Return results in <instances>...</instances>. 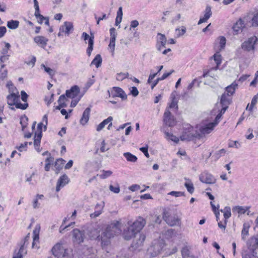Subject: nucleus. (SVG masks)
Returning <instances> with one entry per match:
<instances>
[{
	"instance_id": "2f4dec72",
	"label": "nucleus",
	"mask_w": 258,
	"mask_h": 258,
	"mask_svg": "<svg viewBox=\"0 0 258 258\" xmlns=\"http://www.w3.org/2000/svg\"><path fill=\"white\" fill-rule=\"evenodd\" d=\"M113 120V118L112 116H109L107 118L104 119L102 122L99 123L96 128V130L98 132L101 131L106 125L109 123L110 122L112 121Z\"/></svg>"
},
{
	"instance_id": "4be33fe9",
	"label": "nucleus",
	"mask_w": 258,
	"mask_h": 258,
	"mask_svg": "<svg viewBox=\"0 0 258 258\" xmlns=\"http://www.w3.org/2000/svg\"><path fill=\"white\" fill-rule=\"evenodd\" d=\"M202 135L197 132L195 134L190 133H185L180 136V139L181 141H191L195 139H200Z\"/></svg>"
},
{
	"instance_id": "338daca9",
	"label": "nucleus",
	"mask_w": 258,
	"mask_h": 258,
	"mask_svg": "<svg viewBox=\"0 0 258 258\" xmlns=\"http://www.w3.org/2000/svg\"><path fill=\"white\" fill-rule=\"evenodd\" d=\"M174 70H171L170 72H168V73H164L161 77L160 78H159V79L162 81V80H165V79H166L167 77H168L169 76H170L173 72H174Z\"/></svg>"
},
{
	"instance_id": "c85d7f7f",
	"label": "nucleus",
	"mask_w": 258,
	"mask_h": 258,
	"mask_svg": "<svg viewBox=\"0 0 258 258\" xmlns=\"http://www.w3.org/2000/svg\"><path fill=\"white\" fill-rule=\"evenodd\" d=\"M91 111V109L90 107H87L84 111L82 116L80 119V123L84 125L89 120L90 117V113Z\"/></svg>"
},
{
	"instance_id": "5fc2aeb1",
	"label": "nucleus",
	"mask_w": 258,
	"mask_h": 258,
	"mask_svg": "<svg viewBox=\"0 0 258 258\" xmlns=\"http://www.w3.org/2000/svg\"><path fill=\"white\" fill-rule=\"evenodd\" d=\"M257 252L253 253L250 251V253L246 252L242 255V258H255Z\"/></svg>"
},
{
	"instance_id": "6e6552de",
	"label": "nucleus",
	"mask_w": 258,
	"mask_h": 258,
	"mask_svg": "<svg viewBox=\"0 0 258 258\" xmlns=\"http://www.w3.org/2000/svg\"><path fill=\"white\" fill-rule=\"evenodd\" d=\"M246 24L249 25L250 27H258V11L249 12L244 17Z\"/></svg>"
},
{
	"instance_id": "680f3d73",
	"label": "nucleus",
	"mask_w": 258,
	"mask_h": 258,
	"mask_svg": "<svg viewBox=\"0 0 258 258\" xmlns=\"http://www.w3.org/2000/svg\"><path fill=\"white\" fill-rule=\"evenodd\" d=\"M11 47V45L9 43H5V47L2 50V53L4 55H8V51Z\"/></svg>"
},
{
	"instance_id": "9b49d317",
	"label": "nucleus",
	"mask_w": 258,
	"mask_h": 258,
	"mask_svg": "<svg viewBox=\"0 0 258 258\" xmlns=\"http://www.w3.org/2000/svg\"><path fill=\"white\" fill-rule=\"evenodd\" d=\"M85 235L84 231L78 229L73 230V241L77 244H80L84 241Z\"/></svg>"
},
{
	"instance_id": "e2e57ef3",
	"label": "nucleus",
	"mask_w": 258,
	"mask_h": 258,
	"mask_svg": "<svg viewBox=\"0 0 258 258\" xmlns=\"http://www.w3.org/2000/svg\"><path fill=\"white\" fill-rule=\"evenodd\" d=\"M130 94L134 97H136L139 94V91L136 87H132L130 89Z\"/></svg>"
},
{
	"instance_id": "20e7f679",
	"label": "nucleus",
	"mask_w": 258,
	"mask_h": 258,
	"mask_svg": "<svg viewBox=\"0 0 258 258\" xmlns=\"http://www.w3.org/2000/svg\"><path fill=\"white\" fill-rule=\"evenodd\" d=\"M164 246L165 243L163 239L154 240L148 249V254L151 257H155L160 253Z\"/></svg>"
},
{
	"instance_id": "2eb2a0df",
	"label": "nucleus",
	"mask_w": 258,
	"mask_h": 258,
	"mask_svg": "<svg viewBox=\"0 0 258 258\" xmlns=\"http://www.w3.org/2000/svg\"><path fill=\"white\" fill-rule=\"evenodd\" d=\"M163 121L164 123L168 126H173L175 124L174 117L168 109H166L164 113Z\"/></svg>"
},
{
	"instance_id": "bb28decb",
	"label": "nucleus",
	"mask_w": 258,
	"mask_h": 258,
	"mask_svg": "<svg viewBox=\"0 0 258 258\" xmlns=\"http://www.w3.org/2000/svg\"><path fill=\"white\" fill-rule=\"evenodd\" d=\"M34 41L39 46L43 48H45L47 44L48 39L42 36H37L34 37Z\"/></svg>"
},
{
	"instance_id": "7ed1b4c3",
	"label": "nucleus",
	"mask_w": 258,
	"mask_h": 258,
	"mask_svg": "<svg viewBox=\"0 0 258 258\" xmlns=\"http://www.w3.org/2000/svg\"><path fill=\"white\" fill-rule=\"evenodd\" d=\"M7 99L8 104L10 106L9 108L12 110H15V108L13 107L14 105L16 108L22 110H25L28 107L27 103L22 104L20 102V95L18 92L16 93L10 94L7 96Z\"/></svg>"
},
{
	"instance_id": "603ef678",
	"label": "nucleus",
	"mask_w": 258,
	"mask_h": 258,
	"mask_svg": "<svg viewBox=\"0 0 258 258\" xmlns=\"http://www.w3.org/2000/svg\"><path fill=\"white\" fill-rule=\"evenodd\" d=\"M189 249L187 246L182 248L181 250V254L183 257H185L189 255Z\"/></svg>"
},
{
	"instance_id": "f704fd0d",
	"label": "nucleus",
	"mask_w": 258,
	"mask_h": 258,
	"mask_svg": "<svg viewBox=\"0 0 258 258\" xmlns=\"http://www.w3.org/2000/svg\"><path fill=\"white\" fill-rule=\"evenodd\" d=\"M40 225H37L33 230V242L32 243V247H34L35 241L39 240V233L40 231Z\"/></svg>"
},
{
	"instance_id": "f3484780",
	"label": "nucleus",
	"mask_w": 258,
	"mask_h": 258,
	"mask_svg": "<svg viewBox=\"0 0 258 258\" xmlns=\"http://www.w3.org/2000/svg\"><path fill=\"white\" fill-rule=\"evenodd\" d=\"M110 40L108 46L111 49L112 55L114 54L115 46V40L116 37V30L114 28L110 29Z\"/></svg>"
},
{
	"instance_id": "de8ad7c7",
	"label": "nucleus",
	"mask_w": 258,
	"mask_h": 258,
	"mask_svg": "<svg viewBox=\"0 0 258 258\" xmlns=\"http://www.w3.org/2000/svg\"><path fill=\"white\" fill-rule=\"evenodd\" d=\"M109 188L111 191L114 194H118L120 191V187L118 184H116L115 186L111 184L109 185Z\"/></svg>"
},
{
	"instance_id": "6ab92c4d",
	"label": "nucleus",
	"mask_w": 258,
	"mask_h": 258,
	"mask_svg": "<svg viewBox=\"0 0 258 258\" xmlns=\"http://www.w3.org/2000/svg\"><path fill=\"white\" fill-rule=\"evenodd\" d=\"M43 123L40 122L37 125V130L38 133H35V136L34 138V146L36 147L38 146L39 144H40L41 138L42 136V126H43Z\"/></svg>"
},
{
	"instance_id": "72a5a7b5",
	"label": "nucleus",
	"mask_w": 258,
	"mask_h": 258,
	"mask_svg": "<svg viewBox=\"0 0 258 258\" xmlns=\"http://www.w3.org/2000/svg\"><path fill=\"white\" fill-rule=\"evenodd\" d=\"M249 207H242V206H235L233 208V211L237 212L239 214H243L245 213L248 210H249Z\"/></svg>"
},
{
	"instance_id": "8fccbe9b",
	"label": "nucleus",
	"mask_w": 258,
	"mask_h": 258,
	"mask_svg": "<svg viewBox=\"0 0 258 258\" xmlns=\"http://www.w3.org/2000/svg\"><path fill=\"white\" fill-rule=\"evenodd\" d=\"M28 118L25 116L21 118L20 123L22 125V130L24 131V128L27 126L28 124Z\"/></svg>"
},
{
	"instance_id": "a211bd4d",
	"label": "nucleus",
	"mask_w": 258,
	"mask_h": 258,
	"mask_svg": "<svg viewBox=\"0 0 258 258\" xmlns=\"http://www.w3.org/2000/svg\"><path fill=\"white\" fill-rule=\"evenodd\" d=\"M244 22H245V21L244 19L242 20V19L240 18L233 25L232 29L234 35H237L242 31L245 25Z\"/></svg>"
},
{
	"instance_id": "f03ea898",
	"label": "nucleus",
	"mask_w": 258,
	"mask_h": 258,
	"mask_svg": "<svg viewBox=\"0 0 258 258\" xmlns=\"http://www.w3.org/2000/svg\"><path fill=\"white\" fill-rule=\"evenodd\" d=\"M52 254L57 258H70L74 256L72 249H68L63 246L62 243L58 242L52 247Z\"/></svg>"
},
{
	"instance_id": "a878e982",
	"label": "nucleus",
	"mask_w": 258,
	"mask_h": 258,
	"mask_svg": "<svg viewBox=\"0 0 258 258\" xmlns=\"http://www.w3.org/2000/svg\"><path fill=\"white\" fill-rule=\"evenodd\" d=\"M204 13L205 14L204 17L200 19L198 23V25H200L203 23L206 22L207 20L211 17L212 14L211 7L207 6L206 8Z\"/></svg>"
},
{
	"instance_id": "cd10ccee",
	"label": "nucleus",
	"mask_w": 258,
	"mask_h": 258,
	"mask_svg": "<svg viewBox=\"0 0 258 258\" xmlns=\"http://www.w3.org/2000/svg\"><path fill=\"white\" fill-rule=\"evenodd\" d=\"M258 248V236L252 237L249 242L248 249L253 253L256 252L255 250Z\"/></svg>"
},
{
	"instance_id": "412c9836",
	"label": "nucleus",
	"mask_w": 258,
	"mask_h": 258,
	"mask_svg": "<svg viewBox=\"0 0 258 258\" xmlns=\"http://www.w3.org/2000/svg\"><path fill=\"white\" fill-rule=\"evenodd\" d=\"M28 237L25 238V241L21 243L20 247L18 250L16 249L14 251L13 258H23V255L27 254V250L25 249L24 245L25 242L27 240Z\"/></svg>"
},
{
	"instance_id": "9d476101",
	"label": "nucleus",
	"mask_w": 258,
	"mask_h": 258,
	"mask_svg": "<svg viewBox=\"0 0 258 258\" xmlns=\"http://www.w3.org/2000/svg\"><path fill=\"white\" fill-rule=\"evenodd\" d=\"M82 37L85 41L89 39L88 47L87 49L86 52L88 56H90L93 49L94 36L92 34H91L90 36L87 33L83 32L82 35Z\"/></svg>"
},
{
	"instance_id": "423d86ee",
	"label": "nucleus",
	"mask_w": 258,
	"mask_h": 258,
	"mask_svg": "<svg viewBox=\"0 0 258 258\" xmlns=\"http://www.w3.org/2000/svg\"><path fill=\"white\" fill-rule=\"evenodd\" d=\"M80 92V89L78 86H74L72 87L70 90H68L66 92V95L63 94L59 96L57 101L58 104L65 102L67 100L66 96L69 98H75Z\"/></svg>"
},
{
	"instance_id": "13d9d810",
	"label": "nucleus",
	"mask_w": 258,
	"mask_h": 258,
	"mask_svg": "<svg viewBox=\"0 0 258 258\" xmlns=\"http://www.w3.org/2000/svg\"><path fill=\"white\" fill-rule=\"evenodd\" d=\"M167 41L157 42V48L159 51H161L163 47H165Z\"/></svg>"
},
{
	"instance_id": "4c0bfd02",
	"label": "nucleus",
	"mask_w": 258,
	"mask_h": 258,
	"mask_svg": "<svg viewBox=\"0 0 258 258\" xmlns=\"http://www.w3.org/2000/svg\"><path fill=\"white\" fill-rule=\"evenodd\" d=\"M65 162L66 161L62 158H59L56 160L55 163L54 167L57 172L62 169Z\"/></svg>"
},
{
	"instance_id": "e433bc0d",
	"label": "nucleus",
	"mask_w": 258,
	"mask_h": 258,
	"mask_svg": "<svg viewBox=\"0 0 258 258\" xmlns=\"http://www.w3.org/2000/svg\"><path fill=\"white\" fill-rule=\"evenodd\" d=\"M124 157L126 158L127 161L131 162H136L137 161V157L131 154L130 152H126L123 153Z\"/></svg>"
},
{
	"instance_id": "4468645a",
	"label": "nucleus",
	"mask_w": 258,
	"mask_h": 258,
	"mask_svg": "<svg viewBox=\"0 0 258 258\" xmlns=\"http://www.w3.org/2000/svg\"><path fill=\"white\" fill-rule=\"evenodd\" d=\"M200 180L202 182L207 184H213L216 182L215 178L211 174L204 172L200 176Z\"/></svg>"
},
{
	"instance_id": "052dcab7",
	"label": "nucleus",
	"mask_w": 258,
	"mask_h": 258,
	"mask_svg": "<svg viewBox=\"0 0 258 258\" xmlns=\"http://www.w3.org/2000/svg\"><path fill=\"white\" fill-rule=\"evenodd\" d=\"M103 174L100 175V177L102 179H105V178L110 176L112 173V171L110 170H107V171L103 170Z\"/></svg>"
},
{
	"instance_id": "774afa93",
	"label": "nucleus",
	"mask_w": 258,
	"mask_h": 258,
	"mask_svg": "<svg viewBox=\"0 0 258 258\" xmlns=\"http://www.w3.org/2000/svg\"><path fill=\"white\" fill-rule=\"evenodd\" d=\"M21 99H22V100L23 102L27 103V98H28V96L27 94V93L24 91H22L21 92Z\"/></svg>"
},
{
	"instance_id": "ddd939ff",
	"label": "nucleus",
	"mask_w": 258,
	"mask_h": 258,
	"mask_svg": "<svg viewBox=\"0 0 258 258\" xmlns=\"http://www.w3.org/2000/svg\"><path fill=\"white\" fill-rule=\"evenodd\" d=\"M163 218L169 225L171 226L177 225L179 221L178 218L169 215L166 211L163 212Z\"/></svg>"
},
{
	"instance_id": "3c124183",
	"label": "nucleus",
	"mask_w": 258,
	"mask_h": 258,
	"mask_svg": "<svg viewBox=\"0 0 258 258\" xmlns=\"http://www.w3.org/2000/svg\"><path fill=\"white\" fill-rule=\"evenodd\" d=\"M219 44L220 46V50L223 49L225 47L226 40L225 37L224 36H220L219 37Z\"/></svg>"
},
{
	"instance_id": "69168bd1",
	"label": "nucleus",
	"mask_w": 258,
	"mask_h": 258,
	"mask_svg": "<svg viewBox=\"0 0 258 258\" xmlns=\"http://www.w3.org/2000/svg\"><path fill=\"white\" fill-rule=\"evenodd\" d=\"M157 36H158L157 42L167 41L166 37H165V35H164V34L159 33L157 34Z\"/></svg>"
},
{
	"instance_id": "6e6d98bb",
	"label": "nucleus",
	"mask_w": 258,
	"mask_h": 258,
	"mask_svg": "<svg viewBox=\"0 0 258 258\" xmlns=\"http://www.w3.org/2000/svg\"><path fill=\"white\" fill-rule=\"evenodd\" d=\"M169 195L174 196L175 197H178L181 196H184V192L182 191H172L169 193Z\"/></svg>"
},
{
	"instance_id": "aec40b11",
	"label": "nucleus",
	"mask_w": 258,
	"mask_h": 258,
	"mask_svg": "<svg viewBox=\"0 0 258 258\" xmlns=\"http://www.w3.org/2000/svg\"><path fill=\"white\" fill-rule=\"evenodd\" d=\"M220 119H217L216 117L214 122H211L200 128L202 134H208L212 132L214 127L218 124Z\"/></svg>"
},
{
	"instance_id": "c756f323",
	"label": "nucleus",
	"mask_w": 258,
	"mask_h": 258,
	"mask_svg": "<svg viewBox=\"0 0 258 258\" xmlns=\"http://www.w3.org/2000/svg\"><path fill=\"white\" fill-rule=\"evenodd\" d=\"M238 84L234 82L230 85L227 86L226 88V91L227 93H226L227 96H231L234 94L235 92V89L237 87Z\"/></svg>"
},
{
	"instance_id": "0eeeda50",
	"label": "nucleus",
	"mask_w": 258,
	"mask_h": 258,
	"mask_svg": "<svg viewBox=\"0 0 258 258\" xmlns=\"http://www.w3.org/2000/svg\"><path fill=\"white\" fill-rule=\"evenodd\" d=\"M258 43V38L255 36H251L244 41L241 44V48L246 51H254L255 45Z\"/></svg>"
},
{
	"instance_id": "7c9ffc66",
	"label": "nucleus",
	"mask_w": 258,
	"mask_h": 258,
	"mask_svg": "<svg viewBox=\"0 0 258 258\" xmlns=\"http://www.w3.org/2000/svg\"><path fill=\"white\" fill-rule=\"evenodd\" d=\"M97 238L100 239V236H98ZM111 238H109L107 236H105L104 234L101 235L100 236V239L101 240V246L103 248H105L106 246L109 245L110 243V239Z\"/></svg>"
},
{
	"instance_id": "09e8293b",
	"label": "nucleus",
	"mask_w": 258,
	"mask_h": 258,
	"mask_svg": "<svg viewBox=\"0 0 258 258\" xmlns=\"http://www.w3.org/2000/svg\"><path fill=\"white\" fill-rule=\"evenodd\" d=\"M42 68H44V71L47 72L51 77H52L55 75L54 71L51 69L46 67L44 64L41 65Z\"/></svg>"
},
{
	"instance_id": "c9c22d12",
	"label": "nucleus",
	"mask_w": 258,
	"mask_h": 258,
	"mask_svg": "<svg viewBox=\"0 0 258 258\" xmlns=\"http://www.w3.org/2000/svg\"><path fill=\"white\" fill-rule=\"evenodd\" d=\"M102 61V59L101 55L100 54H97L92 61L90 65L94 64L96 67L98 68L101 66Z\"/></svg>"
},
{
	"instance_id": "c03bdc74",
	"label": "nucleus",
	"mask_w": 258,
	"mask_h": 258,
	"mask_svg": "<svg viewBox=\"0 0 258 258\" xmlns=\"http://www.w3.org/2000/svg\"><path fill=\"white\" fill-rule=\"evenodd\" d=\"M7 87L9 89V93H16L15 92L17 91L16 88L14 86L12 81H9L7 84Z\"/></svg>"
},
{
	"instance_id": "5701e85b",
	"label": "nucleus",
	"mask_w": 258,
	"mask_h": 258,
	"mask_svg": "<svg viewBox=\"0 0 258 258\" xmlns=\"http://www.w3.org/2000/svg\"><path fill=\"white\" fill-rule=\"evenodd\" d=\"M69 182V179L67 175L63 174L57 180L56 186V191L58 192L60 188L68 184Z\"/></svg>"
},
{
	"instance_id": "37998d69",
	"label": "nucleus",
	"mask_w": 258,
	"mask_h": 258,
	"mask_svg": "<svg viewBox=\"0 0 258 258\" xmlns=\"http://www.w3.org/2000/svg\"><path fill=\"white\" fill-rule=\"evenodd\" d=\"M221 55L219 52H216L213 56V58H214V60L217 64V66L215 69L216 70L218 69L219 66L221 63Z\"/></svg>"
},
{
	"instance_id": "49530a36",
	"label": "nucleus",
	"mask_w": 258,
	"mask_h": 258,
	"mask_svg": "<svg viewBox=\"0 0 258 258\" xmlns=\"http://www.w3.org/2000/svg\"><path fill=\"white\" fill-rule=\"evenodd\" d=\"M226 153V150L224 149H221L215 153L214 157L215 160H218L220 157L224 156Z\"/></svg>"
},
{
	"instance_id": "a18cd8bd",
	"label": "nucleus",
	"mask_w": 258,
	"mask_h": 258,
	"mask_svg": "<svg viewBox=\"0 0 258 258\" xmlns=\"http://www.w3.org/2000/svg\"><path fill=\"white\" fill-rule=\"evenodd\" d=\"M184 186L186 188L187 191L190 194H192L194 191V186L192 183L191 181L186 182L184 183Z\"/></svg>"
},
{
	"instance_id": "ea45409f",
	"label": "nucleus",
	"mask_w": 258,
	"mask_h": 258,
	"mask_svg": "<svg viewBox=\"0 0 258 258\" xmlns=\"http://www.w3.org/2000/svg\"><path fill=\"white\" fill-rule=\"evenodd\" d=\"M258 99V95H256L254 96V97L252 98V100L251 101L250 105L248 104L247 105V107L246 108V110H248L250 111H252L253 107L254 106V105L256 104L257 102Z\"/></svg>"
},
{
	"instance_id": "473e14b6",
	"label": "nucleus",
	"mask_w": 258,
	"mask_h": 258,
	"mask_svg": "<svg viewBox=\"0 0 258 258\" xmlns=\"http://www.w3.org/2000/svg\"><path fill=\"white\" fill-rule=\"evenodd\" d=\"M164 133L165 134V138L167 140H171L176 143H178L179 142V139L172 134L169 133L168 132L165 131H164Z\"/></svg>"
},
{
	"instance_id": "1a4fd4ad",
	"label": "nucleus",
	"mask_w": 258,
	"mask_h": 258,
	"mask_svg": "<svg viewBox=\"0 0 258 258\" xmlns=\"http://www.w3.org/2000/svg\"><path fill=\"white\" fill-rule=\"evenodd\" d=\"M228 96H227L226 93L222 94L220 101V104L222 108L221 109L220 112L216 116L217 119H220L222 115L224 113L227 109L228 105L229 104V98H228Z\"/></svg>"
},
{
	"instance_id": "4d7b16f0",
	"label": "nucleus",
	"mask_w": 258,
	"mask_h": 258,
	"mask_svg": "<svg viewBox=\"0 0 258 258\" xmlns=\"http://www.w3.org/2000/svg\"><path fill=\"white\" fill-rule=\"evenodd\" d=\"M175 31L176 32H178V33L177 35V37H179L184 35L186 32V28L182 26L181 30L179 28H176Z\"/></svg>"
},
{
	"instance_id": "dca6fc26",
	"label": "nucleus",
	"mask_w": 258,
	"mask_h": 258,
	"mask_svg": "<svg viewBox=\"0 0 258 258\" xmlns=\"http://www.w3.org/2000/svg\"><path fill=\"white\" fill-rule=\"evenodd\" d=\"M111 95L112 97H118L122 99V100H126L127 99V95L124 91L120 88L118 87H114L111 90Z\"/></svg>"
},
{
	"instance_id": "b1692460",
	"label": "nucleus",
	"mask_w": 258,
	"mask_h": 258,
	"mask_svg": "<svg viewBox=\"0 0 258 258\" xmlns=\"http://www.w3.org/2000/svg\"><path fill=\"white\" fill-rule=\"evenodd\" d=\"M104 207V202H102L99 204H97L95 207V211L94 213L90 214V217L91 218H95L98 217L102 213Z\"/></svg>"
},
{
	"instance_id": "0e129e2a",
	"label": "nucleus",
	"mask_w": 258,
	"mask_h": 258,
	"mask_svg": "<svg viewBox=\"0 0 258 258\" xmlns=\"http://www.w3.org/2000/svg\"><path fill=\"white\" fill-rule=\"evenodd\" d=\"M148 146H146V147H141V148H140V150L141 151H142L144 154L145 156L146 157L149 158V154L148 153Z\"/></svg>"
},
{
	"instance_id": "864d4df0",
	"label": "nucleus",
	"mask_w": 258,
	"mask_h": 258,
	"mask_svg": "<svg viewBox=\"0 0 258 258\" xmlns=\"http://www.w3.org/2000/svg\"><path fill=\"white\" fill-rule=\"evenodd\" d=\"M128 76V73L125 74L120 73L116 75V79L118 81H122L123 79L126 78Z\"/></svg>"
},
{
	"instance_id": "393cba45",
	"label": "nucleus",
	"mask_w": 258,
	"mask_h": 258,
	"mask_svg": "<svg viewBox=\"0 0 258 258\" xmlns=\"http://www.w3.org/2000/svg\"><path fill=\"white\" fill-rule=\"evenodd\" d=\"M73 29V25L72 22H65L63 25L60 27L59 31L61 32H64L69 35L71 31H72Z\"/></svg>"
},
{
	"instance_id": "bf43d9fd",
	"label": "nucleus",
	"mask_w": 258,
	"mask_h": 258,
	"mask_svg": "<svg viewBox=\"0 0 258 258\" xmlns=\"http://www.w3.org/2000/svg\"><path fill=\"white\" fill-rule=\"evenodd\" d=\"M35 16L37 18L39 19L40 23H42L43 19L45 18L42 15L40 14L39 7H38V10L35 9Z\"/></svg>"
},
{
	"instance_id": "f257e3e1",
	"label": "nucleus",
	"mask_w": 258,
	"mask_h": 258,
	"mask_svg": "<svg viewBox=\"0 0 258 258\" xmlns=\"http://www.w3.org/2000/svg\"><path fill=\"white\" fill-rule=\"evenodd\" d=\"M145 224L146 221L142 217H139V218L132 224H131V222H128V226L124 229L122 233V235L124 239L126 240H130L142 229Z\"/></svg>"
},
{
	"instance_id": "79ce46f5",
	"label": "nucleus",
	"mask_w": 258,
	"mask_h": 258,
	"mask_svg": "<svg viewBox=\"0 0 258 258\" xmlns=\"http://www.w3.org/2000/svg\"><path fill=\"white\" fill-rule=\"evenodd\" d=\"M249 226L248 224L244 223L243 225V229L241 231L242 239L244 240L245 237L248 234V230Z\"/></svg>"
},
{
	"instance_id": "a19ab883",
	"label": "nucleus",
	"mask_w": 258,
	"mask_h": 258,
	"mask_svg": "<svg viewBox=\"0 0 258 258\" xmlns=\"http://www.w3.org/2000/svg\"><path fill=\"white\" fill-rule=\"evenodd\" d=\"M221 212L223 213L225 221L231 215V209L229 207H225L224 209L221 210Z\"/></svg>"
},
{
	"instance_id": "f8f14e48",
	"label": "nucleus",
	"mask_w": 258,
	"mask_h": 258,
	"mask_svg": "<svg viewBox=\"0 0 258 258\" xmlns=\"http://www.w3.org/2000/svg\"><path fill=\"white\" fill-rule=\"evenodd\" d=\"M138 236V237H137L136 239L133 241L132 244V247L134 250H140L141 249L145 240L146 237L144 234H139Z\"/></svg>"
},
{
	"instance_id": "39448f33",
	"label": "nucleus",
	"mask_w": 258,
	"mask_h": 258,
	"mask_svg": "<svg viewBox=\"0 0 258 258\" xmlns=\"http://www.w3.org/2000/svg\"><path fill=\"white\" fill-rule=\"evenodd\" d=\"M120 231V223L118 221H115L107 226L102 234L109 238H112L115 234L119 233Z\"/></svg>"
},
{
	"instance_id": "58836bf2",
	"label": "nucleus",
	"mask_w": 258,
	"mask_h": 258,
	"mask_svg": "<svg viewBox=\"0 0 258 258\" xmlns=\"http://www.w3.org/2000/svg\"><path fill=\"white\" fill-rule=\"evenodd\" d=\"M19 25V22L17 20H10L7 22V27L11 29H16Z\"/></svg>"
}]
</instances>
